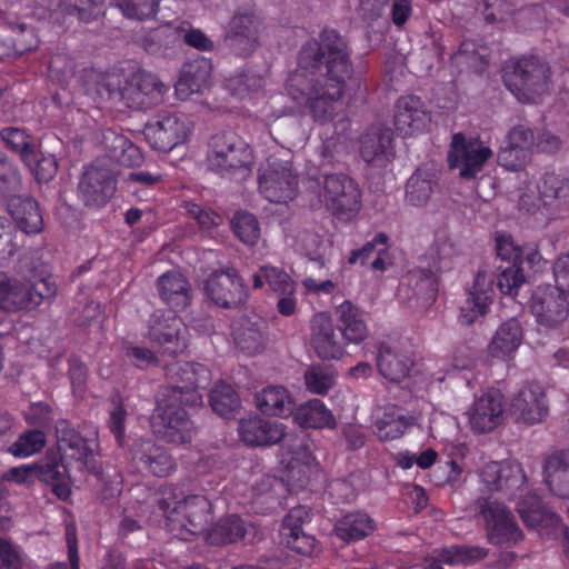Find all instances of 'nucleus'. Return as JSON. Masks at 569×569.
<instances>
[{"instance_id":"34","label":"nucleus","mask_w":569,"mask_h":569,"mask_svg":"<svg viewBox=\"0 0 569 569\" xmlns=\"http://www.w3.org/2000/svg\"><path fill=\"white\" fill-rule=\"evenodd\" d=\"M8 211L17 227L27 234H36L43 229V218L38 202L31 197H10Z\"/></svg>"},{"instance_id":"51","label":"nucleus","mask_w":569,"mask_h":569,"mask_svg":"<svg viewBox=\"0 0 569 569\" xmlns=\"http://www.w3.org/2000/svg\"><path fill=\"white\" fill-rule=\"evenodd\" d=\"M0 27H8L13 31L18 30L17 37L12 39L13 51L17 54H23L24 52L34 50L39 44V40L33 33L32 28H29L24 23H17L11 21L8 14L1 10Z\"/></svg>"},{"instance_id":"18","label":"nucleus","mask_w":569,"mask_h":569,"mask_svg":"<svg viewBox=\"0 0 569 569\" xmlns=\"http://www.w3.org/2000/svg\"><path fill=\"white\" fill-rule=\"evenodd\" d=\"M505 396L496 388H490L476 397L468 410L471 430L477 435L491 432L503 421Z\"/></svg>"},{"instance_id":"37","label":"nucleus","mask_w":569,"mask_h":569,"mask_svg":"<svg viewBox=\"0 0 569 569\" xmlns=\"http://www.w3.org/2000/svg\"><path fill=\"white\" fill-rule=\"evenodd\" d=\"M311 343L321 359H340L343 348L337 340L333 326L328 318L315 319L311 326Z\"/></svg>"},{"instance_id":"42","label":"nucleus","mask_w":569,"mask_h":569,"mask_svg":"<svg viewBox=\"0 0 569 569\" xmlns=\"http://www.w3.org/2000/svg\"><path fill=\"white\" fill-rule=\"evenodd\" d=\"M488 556V550L478 546L457 545L440 551L438 559L427 561L421 569H443L446 565H467L481 560Z\"/></svg>"},{"instance_id":"50","label":"nucleus","mask_w":569,"mask_h":569,"mask_svg":"<svg viewBox=\"0 0 569 569\" xmlns=\"http://www.w3.org/2000/svg\"><path fill=\"white\" fill-rule=\"evenodd\" d=\"M538 191L541 198L548 200H558L562 206H569V180L561 178L555 172H546L538 184Z\"/></svg>"},{"instance_id":"52","label":"nucleus","mask_w":569,"mask_h":569,"mask_svg":"<svg viewBox=\"0 0 569 569\" xmlns=\"http://www.w3.org/2000/svg\"><path fill=\"white\" fill-rule=\"evenodd\" d=\"M435 186L432 178L423 177L420 171L415 172L407 182V201L415 207L425 206L433 193Z\"/></svg>"},{"instance_id":"5","label":"nucleus","mask_w":569,"mask_h":569,"mask_svg":"<svg viewBox=\"0 0 569 569\" xmlns=\"http://www.w3.org/2000/svg\"><path fill=\"white\" fill-rule=\"evenodd\" d=\"M551 68L533 54L509 60L503 68V83L521 103H538L549 92Z\"/></svg>"},{"instance_id":"31","label":"nucleus","mask_w":569,"mask_h":569,"mask_svg":"<svg viewBox=\"0 0 569 569\" xmlns=\"http://www.w3.org/2000/svg\"><path fill=\"white\" fill-rule=\"evenodd\" d=\"M101 143L107 151L109 163L114 161L124 167H139L143 162V154L139 147L131 142L126 136L112 129L102 132Z\"/></svg>"},{"instance_id":"23","label":"nucleus","mask_w":569,"mask_h":569,"mask_svg":"<svg viewBox=\"0 0 569 569\" xmlns=\"http://www.w3.org/2000/svg\"><path fill=\"white\" fill-rule=\"evenodd\" d=\"M493 279L486 271H478L468 298L460 307L459 321L470 326L489 311L493 300Z\"/></svg>"},{"instance_id":"25","label":"nucleus","mask_w":569,"mask_h":569,"mask_svg":"<svg viewBox=\"0 0 569 569\" xmlns=\"http://www.w3.org/2000/svg\"><path fill=\"white\" fill-rule=\"evenodd\" d=\"M257 409L264 416L280 419L290 418L296 409V398L281 385H268L254 395Z\"/></svg>"},{"instance_id":"7","label":"nucleus","mask_w":569,"mask_h":569,"mask_svg":"<svg viewBox=\"0 0 569 569\" xmlns=\"http://www.w3.org/2000/svg\"><path fill=\"white\" fill-rule=\"evenodd\" d=\"M106 88L111 96H117L133 110H148L158 106L168 91V87L157 76L143 69L128 74L122 83L110 78Z\"/></svg>"},{"instance_id":"10","label":"nucleus","mask_w":569,"mask_h":569,"mask_svg":"<svg viewBox=\"0 0 569 569\" xmlns=\"http://www.w3.org/2000/svg\"><path fill=\"white\" fill-rule=\"evenodd\" d=\"M321 197L327 209L339 221L353 220L362 206L359 186L345 173L326 174Z\"/></svg>"},{"instance_id":"27","label":"nucleus","mask_w":569,"mask_h":569,"mask_svg":"<svg viewBox=\"0 0 569 569\" xmlns=\"http://www.w3.org/2000/svg\"><path fill=\"white\" fill-rule=\"evenodd\" d=\"M211 72V60L204 57L184 63L174 84L177 96L184 100L201 93L210 84Z\"/></svg>"},{"instance_id":"28","label":"nucleus","mask_w":569,"mask_h":569,"mask_svg":"<svg viewBox=\"0 0 569 569\" xmlns=\"http://www.w3.org/2000/svg\"><path fill=\"white\" fill-rule=\"evenodd\" d=\"M480 477L488 491H501L508 498H511V491L520 488L525 481L519 466H503L495 461L482 468Z\"/></svg>"},{"instance_id":"63","label":"nucleus","mask_w":569,"mask_h":569,"mask_svg":"<svg viewBox=\"0 0 569 569\" xmlns=\"http://www.w3.org/2000/svg\"><path fill=\"white\" fill-rule=\"evenodd\" d=\"M497 257L506 266L516 264V267H523L522 256L525 249L515 244L512 237L509 234H498L496 237Z\"/></svg>"},{"instance_id":"22","label":"nucleus","mask_w":569,"mask_h":569,"mask_svg":"<svg viewBox=\"0 0 569 569\" xmlns=\"http://www.w3.org/2000/svg\"><path fill=\"white\" fill-rule=\"evenodd\" d=\"M430 122V112L420 97L408 94L397 100L395 128L399 134L407 137L422 132Z\"/></svg>"},{"instance_id":"47","label":"nucleus","mask_w":569,"mask_h":569,"mask_svg":"<svg viewBox=\"0 0 569 569\" xmlns=\"http://www.w3.org/2000/svg\"><path fill=\"white\" fill-rule=\"evenodd\" d=\"M224 87L231 96L244 99L263 87V79L250 70L241 69L226 79Z\"/></svg>"},{"instance_id":"53","label":"nucleus","mask_w":569,"mask_h":569,"mask_svg":"<svg viewBox=\"0 0 569 569\" xmlns=\"http://www.w3.org/2000/svg\"><path fill=\"white\" fill-rule=\"evenodd\" d=\"M47 442L44 431L27 430L9 447V452L17 458H27L40 452Z\"/></svg>"},{"instance_id":"12","label":"nucleus","mask_w":569,"mask_h":569,"mask_svg":"<svg viewBox=\"0 0 569 569\" xmlns=\"http://www.w3.org/2000/svg\"><path fill=\"white\" fill-rule=\"evenodd\" d=\"M259 191L264 199L274 203H287L296 198L299 190V176L290 159L271 156L260 170Z\"/></svg>"},{"instance_id":"57","label":"nucleus","mask_w":569,"mask_h":569,"mask_svg":"<svg viewBox=\"0 0 569 569\" xmlns=\"http://www.w3.org/2000/svg\"><path fill=\"white\" fill-rule=\"evenodd\" d=\"M128 411L119 396L111 398V406L108 411L107 427L113 435L119 447L124 446L126 441V421Z\"/></svg>"},{"instance_id":"8","label":"nucleus","mask_w":569,"mask_h":569,"mask_svg":"<svg viewBox=\"0 0 569 569\" xmlns=\"http://www.w3.org/2000/svg\"><path fill=\"white\" fill-rule=\"evenodd\" d=\"M264 29V19L254 7L239 8L228 22L223 44L232 54L248 58L258 49Z\"/></svg>"},{"instance_id":"55","label":"nucleus","mask_w":569,"mask_h":569,"mask_svg":"<svg viewBox=\"0 0 569 569\" xmlns=\"http://www.w3.org/2000/svg\"><path fill=\"white\" fill-rule=\"evenodd\" d=\"M23 163L34 174L39 182L50 181L57 173L58 162L53 154H46L36 149L29 154Z\"/></svg>"},{"instance_id":"39","label":"nucleus","mask_w":569,"mask_h":569,"mask_svg":"<svg viewBox=\"0 0 569 569\" xmlns=\"http://www.w3.org/2000/svg\"><path fill=\"white\" fill-rule=\"evenodd\" d=\"M379 373L392 382H401L409 377L411 362L407 357L399 356L385 343L378 346L376 358Z\"/></svg>"},{"instance_id":"58","label":"nucleus","mask_w":569,"mask_h":569,"mask_svg":"<svg viewBox=\"0 0 569 569\" xmlns=\"http://www.w3.org/2000/svg\"><path fill=\"white\" fill-rule=\"evenodd\" d=\"M160 1L161 0H122L117 3V7L124 17L142 21L156 17Z\"/></svg>"},{"instance_id":"43","label":"nucleus","mask_w":569,"mask_h":569,"mask_svg":"<svg viewBox=\"0 0 569 569\" xmlns=\"http://www.w3.org/2000/svg\"><path fill=\"white\" fill-rule=\"evenodd\" d=\"M104 0H61L58 9L50 14L56 21L62 16L63 22L68 18H76L79 22L89 23L97 20Z\"/></svg>"},{"instance_id":"44","label":"nucleus","mask_w":569,"mask_h":569,"mask_svg":"<svg viewBox=\"0 0 569 569\" xmlns=\"http://www.w3.org/2000/svg\"><path fill=\"white\" fill-rule=\"evenodd\" d=\"M209 403L212 410L224 419L234 418L241 407L240 397L228 383L218 382L209 392Z\"/></svg>"},{"instance_id":"60","label":"nucleus","mask_w":569,"mask_h":569,"mask_svg":"<svg viewBox=\"0 0 569 569\" xmlns=\"http://www.w3.org/2000/svg\"><path fill=\"white\" fill-rule=\"evenodd\" d=\"M264 280L269 288L278 296L297 292L295 280L281 268L264 266L261 267Z\"/></svg>"},{"instance_id":"64","label":"nucleus","mask_w":569,"mask_h":569,"mask_svg":"<svg viewBox=\"0 0 569 569\" xmlns=\"http://www.w3.org/2000/svg\"><path fill=\"white\" fill-rule=\"evenodd\" d=\"M23 419L27 425L33 427V430H44L48 429L52 421V409L46 402H32L29 407L23 411Z\"/></svg>"},{"instance_id":"20","label":"nucleus","mask_w":569,"mask_h":569,"mask_svg":"<svg viewBox=\"0 0 569 569\" xmlns=\"http://www.w3.org/2000/svg\"><path fill=\"white\" fill-rule=\"evenodd\" d=\"M177 313L158 309L149 319V339L161 346L172 345L173 347L168 349L170 353H178L187 347V328Z\"/></svg>"},{"instance_id":"33","label":"nucleus","mask_w":569,"mask_h":569,"mask_svg":"<svg viewBox=\"0 0 569 569\" xmlns=\"http://www.w3.org/2000/svg\"><path fill=\"white\" fill-rule=\"evenodd\" d=\"M523 340L522 327L516 318L502 322L488 346L489 355L500 360H511Z\"/></svg>"},{"instance_id":"35","label":"nucleus","mask_w":569,"mask_h":569,"mask_svg":"<svg viewBox=\"0 0 569 569\" xmlns=\"http://www.w3.org/2000/svg\"><path fill=\"white\" fill-rule=\"evenodd\" d=\"M233 340L237 348L248 356L263 351L268 337V327L262 319H244L233 329Z\"/></svg>"},{"instance_id":"1","label":"nucleus","mask_w":569,"mask_h":569,"mask_svg":"<svg viewBox=\"0 0 569 569\" xmlns=\"http://www.w3.org/2000/svg\"><path fill=\"white\" fill-rule=\"evenodd\" d=\"M352 71L347 40L337 30L323 28L318 38L301 46L286 90L316 123L326 124L338 114Z\"/></svg>"},{"instance_id":"3","label":"nucleus","mask_w":569,"mask_h":569,"mask_svg":"<svg viewBox=\"0 0 569 569\" xmlns=\"http://www.w3.org/2000/svg\"><path fill=\"white\" fill-rule=\"evenodd\" d=\"M238 432L241 441L250 447H268L283 441L278 456L286 469L288 481L300 488L308 483L315 458L303 438L287 435L283 423L257 415L241 419Z\"/></svg>"},{"instance_id":"61","label":"nucleus","mask_w":569,"mask_h":569,"mask_svg":"<svg viewBox=\"0 0 569 569\" xmlns=\"http://www.w3.org/2000/svg\"><path fill=\"white\" fill-rule=\"evenodd\" d=\"M500 273L497 277V287L502 295H517L518 289L525 282L523 267L516 264L498 267Z\"/></svg>"},{"instance_id":"46","label":"nucleus","mask_w":569,"mask_h":569,"mask_svg":"<svg viewBox=\"0 0 569 569\" xmlns=\"http://www.w3.org/2000/svg\"><path fill=\"white\" fill-rule=\"evenodd\" d=\"M187 21H182L178 26L171 23L161 24L159 28L150 32L146 39V46L149 51H161L162 49H173L180 44L182 32Z\"/></svg>"},{"instance_id":"11","label":"nucleus","mask_w":569,"mask_h":569,"mask_svg":"<svg viewBox=\"0 0 569 569\" xmlns=\"http://www.w3.org/2000/svg\"><path fill=\"white\" fill-rule=\"evenodd\" d=\"M159 507L169 520L183 518L181 527L191 535L207 533L212 520V505L203 495H189L178 499L177 495L170 492L159 501Z\"/></svg>"},{"instance_id":"36","label":"nucleus","mask_w":569,"mask_h":569,"mask_svg":"<svg viewBox=\"0 0 569 569\" xmlns=\"http://www.w3.org/2000/svg\"><path fill=\"white\" fill-rule=\"evenodd\" d=\"M293 422L303 429L335 428L336 419L332 412L320 399H311L296 405Z\"/></svg>"},{"instance_id":"30","label":"nucleus","mask_w":569,"mask_h":569,"mask_svg":"<svg viewBox=\"0 0 569 569\" xmlns=\"http://www.w3.org/2000/svg\"><path fill=\"white\" fill-rule=\"evenodd\" d=\"M337 328L349 343L359 345L369 335L365 311L350 300L342 301L336 308Z\"/></svg>"},{"instance_id":"45","label":"nucleus","mask_w":569,"mask_h":569,"mask_svg":"<svg viewBox=\"0 0 569 569\" xmlns=\"http://www.w3.org/2000/svg\"><path fill=\"white\" fill-rule=\"evenodd\" d=\"M332 243L317 232L305 230L298 234L297 249L321 269L327 264V252Z\"/></svg>"},{"instance_id":"38","label":"nucleus","mask_w":569,"mask_h":569,"mask_svg":"<svg viewBox=\"0 0 569 569\" xmlns=\"http://www.w3.org/2000/svg\"><path fill=\"white\" fill-rule=\"evenodd\" d=\"M375 529V520L363 511L347 513L335 525L336 536L345 542L362 540L371 535Z\"/></svg>"},{"instance_id":"29","label":"nucleus","mask_w":569,"mask_h":569,"mask_svg":"<svg viewBox=\"0 0 569 569\" xmlns=\"http://www.w3.org/2000/svg\"><path fill=\"white\" fill-rule=\"evenodd\" d=\"M373 253H376V258L370 263L372 271L385 272L393 264L387 233L378 232L362 247L352 250L348 257V263L351 266L357 263L366 266Z\"/></svg>"},{"instance_id":"62","label":"nucleus","mask_w":569,"mask_h":569,"mask_svg":"<svg viewBox=\"0 0 569 569\" xmlns=\"http://www.w3.org/2000/svg\"><path fill=\"white\" fill-rule=\"evenodd\" d=\"M311 510L305 506H298L289 510L284 516L279 533L280 538L292 537L303 531V525L310 522Z\"/></svg>"},{"instance_id":"41","label":"nucleus","mask_w":569,"mask_h":569,"mask_svg":"<svg viewBox=\"0 0 569 569\" xmlns=\"http://www.w3.org/2000/svg\"><path fill=\"white\" fill-rule=\"evenodd\" d=\"M247 523L237 515L219 519L206 533L207 541L213 546L234 543L247 535Z\"/></svg>"},{"instance_id":"13","label":"nucleus","mask_w":569,"mask_h":569,"mask_svg":"<svg viewBox=\"0 0 569 569\" xmlns=\"http://www.w3.org/2000/svg\"><path fill=\"white\" fill-rule=\"evenodd\" d=\"M191 130V124L184 114L160 112L147 122L143 136L152 149L169 152L183 144Z\"/></svg>"},{"instance_id":"15","label":"nucleus","mask_w":569,"mask_h":569,"mask_svg":"<svg viewBox=\"0 0 569 569\" xmlns=\"http://www.w3.org/2000/svg\"><path fill=\"white\" fill-rule=\"evenodd\" d=\"M485 520L488 540L492 545H516L523 538L522 531L507 507L489 497H481L476 502Z\"/></svg>"},{"instance_id":"40","label":"nucleus","mask_w":569,"mask_h":569,"mask_svg":"<svg viewBox=\"0 0 569 569\" xmlns=\"http://www.w3.org/2000/svg\"><path fill=\"white\" fill-rule=\"evenodd\" d=\"M410 422L402 408L387 406L373 423V431L381 441H391L403 436Z\"/></svg>"},{"instance_id":"16","label":"nucleus","mask_w":569,"mask_h":569,"mask_svg":"<svg viewBox=\"0 0 569 569\" xmlns=\"http://www.w3.org/2000/svg\"><path fill=\"white\" fill-rule=\"evenodd\" d=\"M117 190V173L112 163L98 158L83 172L78 191L86 206L103 207Z\"/></svg>"},{"instance_id":"26","label":"nucleus","mask_w":569,"mask_h":569,"mask_svg":"<svg viewBox=\"0 0 569 569\" xmlns=\"http://www.w3.org/2000/svg\"><path fill=\"white\" fill-rule=\"evenodd\" d=\"M37 480L49 486L52 493L61 501H68L72 493V480L70 472L73 470L67 467L57 456L47 457L38 462Z\"/></svg>"},{"instance_id":"24","label":"nucleus","mask_w":569,"mask_h":569,"mask_svg":"<svg viewBox=\"0 0 569 569\" xmlns=\"http://www.w3.org/2000/svg\"><path fill=\"white\" fill-rule=\"evenodd\" d=\"M156 287L161 301L173 312L186 310L192 301L190 281L179 271L169 270L158 277Z\"/></svg>"},{"instance_id":"49","label":"nucleus","mask_w":569,"mask_h":569,"mask_svg":"<svg viewBox=\"0 0 569 569\" xmlns=\"http://www.w3.org/2000/svg\"><path fill=\"white\" fill-rule=\"evenodd\" d=\"M303 380L310 393L326 396L336 385V375L330 367L311 365L306 369Z\"/></svg>"},{"instance_id":"17","label":"nucleus","mask_w":569,"mask_h":569,"mask_svg":"<svg viewBox=\"0 0 569 569\" xmlns=\"http://www.w3.org/2000/svg\"><path fill=\"white\" fill-rule=\"evenodd\" d=\"M491 156L492 150L478 138L467 139L458 132L452 136L447 160L451 169H459L462 179L470 180L477 178Z\"/></svg>"},{"instance_id":"19","label":"nucleus","mask_w":569,"mask_h":569,"mask_svg":"<svg viewBox=\"0 0 569 569\" xmlns=\"http://www.w3.org/2000/svg\"><path fill=\"white\" fill-rule=\"evenodd\" d=\"M531 312L539 325L553 328L563 322L569 315L566 293L556 286H538L531 297Z\"/></svg>"},{"instance_id":"2","label":"nucleus","mask_w":569,"mask_h":569,"mask_svg":"<svg viewBox=\"0 0 569 569\" xmlns=\"http://www.w3.org/2000/svg\"><path fill=\"white\" fill-rule=\"evenodd\" d=\"M176 376V385L161 389L151 418L153 432L170 443H187L196 435V426L190 419L188 408L202 405L200 389L211 381V371L199 362L178 363L169 370Z\"/></svg>"},{"instance_id":"54","label":"nucleus","mask_w":569,"mask_h":569,"mask_svg":"<svg viewBox=\"0 0 569 569\" xmlns=\"http://www.w3.org/2000/svg\"><path fill=\"white\" fill-rule=\"evenodd\" d=\"M0 138L6 143L7 148L12 152L19 154L20 159L24 161L29 154L34 150L33 138L24 130L7 127L0 131Z\"/></svg>"},{"instance_id":"9","label":"nucleus","mask_w":569,"mask_h":569,"mask_svg":"<svg viewBox=\"0 0 569 569\" xmlns=\"http://www.w3.org/2000/svg\"><path fill=\"white\" fill-rule=\"evenodd\" d=\"M57 293L54 281L48 277L36 283H26L0 273V310L31 311Z\"/></svg>"},{"instance_id":"6","label":"nucleus","mask_w":569,"mask_h":569,"mask_svg":"<svg viewBox=\"0 0 569 569\" xmlns=\"http://www.w3.org/2000/svg\"><path fill=\"white\" fill-rule=\"evenodd\" d=\"M58 458L67 467L77 471H88L92 475H101V465L98 455L97 432L92 437L82 436L67 419H59L54 426Z\"/></svg>"},{"instance_id":"21","label":"nucleus","mask_w":569,"mask_h":569,"mask_svg":"<svg viewBox=\"0 0 569 569\" xmlns=\"http://www.w3.org/2000/svg\"><path fill=\"white\" fill-rule=\"evenodd\" d=\"M512 415L527 425L543 421L549 415L547 395L536 382H526L511 400Z\"/></svg>"},{"instance_id":"32","label":"nucleus","mask_w":569,"mask_h":569,"mask_svg":"<svg viewBox=\"0 0 569 569\" xmlns=\"http://www.w3.org/2000/svg\"><path fill=\"white\" fill-rule=\"evenodd\" d=\"M133 458L156 477H167L176 469L174 459L168 450L150 439L136 445Z\"/></svg>"},{"instance_id":"59","label":"nucleus","mask_w":569,"mask_h":569,"mask_svg":"<svg viewBox=\"0 0 569 569\" xmlns=\"http://www.w3.org/2000/svg\"><path fill=\"white\" fill-rule=\"evenodd\" d=\"M360 156L367 163H372L386 156L390 139L380 133H367L360 141Z\"/></svg>"},{"instance_id":"56","label":"nucleus","mask_w":569,"mask_h":569,"mask_svg":"<svg viewBox=\"0 0 569 569\" xmlns=\"http://www.w3.org/2000/svg\"><path fill=\"white\" fill-rule=\"evenodd\" d=\"M517 511L528 528H537L543 519V502L537 493H527L517 502Z\"/></svg>"},{"instance_id":"14","label":"nucleus","mask_w":569,"mask_h":569,"mask_svg":"<svg viewBox=\"0 0 569 569\" xmlns=\"http://www.w3.org/2000/svg\"><path fill=\"white\" fill-rule=\"evenodd\" d=\"M204 295L214 305L224 309H234L246 303L249 288L232 267L214 269L203 284Z\"/></svg>"},{"instance_id":"48","label":"nucleus","mask_w":569,"mask_h":569,"mask_svg":"<svg viewBox=\"0 0 569 569\" xmlns=\"http://www.w3.org/2000/svg\"><path fill=\"white\" fill-rule=\"evenodd\" d=\"M231 230L236 238L247 246H254L260 239V223L257 217L248 211L234 212L231 219Z\"/></svg>"},{"instance_id":"4","label":"nucleus","mask_w":569,"mask_h":569,"mask_svg":"<svg viewBox=\"0 0 569 569\" xmlns=\"http://www.w3.org/2000/svg\"><path fill=\"white\" fill-rule=\"evenodd\" d=\"M204 162L209 171L222 179L243 180L252 173L254 152L238 133L220 131L208 140Z\"/></svg>"}]
</instances>
